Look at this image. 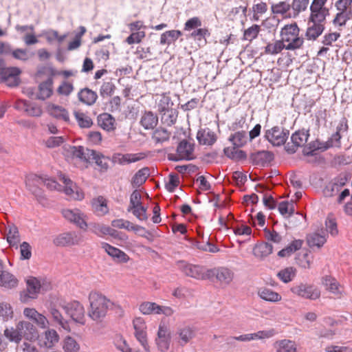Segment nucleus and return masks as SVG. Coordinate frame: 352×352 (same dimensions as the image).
<instances>
[{
    "label": "nucleus",
    "instance_id": "obj_1",
    "mask_svg": "<svg viewBox=\"0 0 352 352\" xmlns=\"http://www.w3.org/2000/svg\"><path fill=\"white\" fill-rule=\"evenodd\" d=\"M90 308L88 316L93 320L101 321L107 315L109 309H112L114 303L104 296L97 292H91L89 296Z\"/></svg>",
    "mask_w": 352,
    "mask_h": 352
},
{
    "label": "nucleus",
    "instance_id": "obj_2",
    "mask_svg": "<svg viewBox=\"0 0 352 352\" xmlns=\"http://www.w3.org/2000/svg\"><path fill=\"white\" fill-rule=\"evenodd\" d=\"M289 135V131L280 126H274L264 131V138L274 146L284 145Z\"/></svg>",
    "mask_w": 352,
    "mask_h": 352
},
{
    "label": "nucleus",
    "instance_id": "obj_3",
    "mask_svg": "<svg viewBox=\"0 0 352 352\" xmlns=\"http://www.w3.org/2000/svg\"><path fill=\"white\" fill-rule=\"evenodd\" d=\"M176 265L177 268L187 276L197 280L208 279V270H206L202 266L192 265L183 260L177 261Z\"/></svg>",
    "mask_w": 352,
    "mask_h": 352
},
{
    "label": "nucleus",
    "instance_id": "obj_4",
    "mask_svg": "<svg viewBox=\"0 0 352 352\" xmlns=\"http://www.w3.org/2000/svg\"><path fill=\"white\" fill-rule=\"evenodd\" d=\"M194 144L190 143L186 140H182L176 150V154L168 155V160L173 162L180 160H192L195 159L194 156Z\"/></svg>",
    "mask_w": 352,
    "mask_h": 352
},
{
    "label": "nucleus",
    "instance_id": "obj_5",
    "mask_svg": "<svg viewBox=\"0 0 352 352\" xmlns=\"http://www.w3.org/2000/svg\"><path fill=\"white\" fill-rule=\"evenodd\" d=\"M217 281L223 285H229L234 278V272L226 267H217L208 270V280Z\"/></svg>",
    "mask_w": 352,
    "mask_h": 352
},
{
    "label": "nucleus",
    "instance_id": "obj_6",
    "mask_svg": "<svg viewBox=\"0 0 352 352\" xmlns=\"http://www.w3.org/2000/svg\"><path fill=\"white\" fill-rule=\"evenodd\" d=\"M164 104H166L160 107L159 111L162 115L161 121L163 124L171 126L175 124L177 117L178 111L177 109L172 108L173 103L170 101L169 98H164L162 101Z\"/></svg>",
    "mask_w": 352,
    "mask_h": 352
},
{
    "label": "nucleus",
    "instance_id": "obj_7",
    "mask_svg": "<svg viewBox=\"0 0 352 352\" xmlns=\"http://www.w3.org/2000/svg\"><path fill=\"white\" fill-rule=\"evenodd\" d=\"M3 60L0 58V82H6L10 87L19 85V75L21 71L17 67H3Z\"/></svg>",
    "mask_w": 352,
    "mask_h": 352
},
{
    "label": "nucleus",
    "instance_id": "obj_8",
    "mask_svg": "<svg viewBox=\"0 0 352 352\" xmlns=\"http://www.w3.org/2000/svg\"><path fill=\"white\" fill-rule=\"evenodd\" d=\"M63 308L74 321L81 324H85V309L78 301L67 303Z\"/></svg>",
    "mask_w": 352,
    "mask_h": 352
},
{
    "label": "nucleus",
    "instance_id": "obj_9",
    "mask_svg": "<svg viewBox=\"0 0 352 352\" xmlns=\"http://www.w3.org/2000/svg\"><path fill=\"white\" fill-rule=\"evenodd\" d=\"M291 291L298 296L310 300H316L320 296V290L312 285L300 283L292 287Z\"/></svg>",
    "mask_w": 352,
    "mask_h": 352
},
{
    "label": "nucleus",
    "instance_id": "obj_10",
    "mask_svg": "<svg viewBox=\"0 0 352 352\" xmlns=\"http://www.w3.org/2000/svg\"><path fill=\"white\" fill-rule=\"evenodd\" d=\"M309 135L304 130L297 131L292 135V144L289 142L285 146V149L289 154H294L298 147L302 146L307 141Z\"/></svg>",
    "mask_w": 352,
    "mask_h": 352
},
{
    "label": "nucleus",
    "instance_id": "obj_11",
    "mask_svg": "<svg viewBox=\"0 0 352 352\" xmlns=\"http://www.w3.org/2000/svg\"><path fill=\"white\" fill-rule=\"evenodd\" d=\"M27 290L20 293V300L26 302L29 298H35L40 292L41 285L40 280L35 277L29 278L27 281Z\"/></svg>",
    "mask_w": 352,
    "mask_h": 352
},
{
    "label": "nucleus",
    "instance_id": "obj_12",
    "mask_svg": "<svg viewBox=\"0 0 352 352\" xmlns=\"http://www.w3.org/2000/svg\"><path fill=\"white\" fill-rule=\"evenodd\" d=\"M62 214L67 220L74 223L80 229H87V223L85 220V216L78 209H64Z\"/></svg>",
    "mask_w": 352,
    "mask_h": 352
},
{
    "label": "nucleus",
    "instance_id": "obj_13",
    "mask_svg": "<svg viewBox=\"0 0 352 352\" xmlns=\"http://www.w3.org/2000/svg\"><path fill=\"white\" fill-rule=\"evenodd\" d=\"M133 324L135 329L134 334L136 339L146 351H149V346L146 338V327L144 320L141 318H136L133 320Z\"/></svg>",
    "mask_w": 352,
    "mask_h": 352
},
{
    "label": "nucleus",
    "instance_id": "obj_14",
    "mask_svg": "<svg viewBox=\"0 0 352 352\" xmlns=\"http://www.w3.org/2000/svg\"><path fill=\"white\" fill-rule=\"evenodd\" d=\"M349 180V175L346 173H341L333 178L326 186L324 192L329 197L336 195L342 187L346 185Z\"/></svg>",
    "mask_w": 352,
    "mask_h": 352
},
{
    "label": "nucleus",
    "instance_id": "obj_15",
    "mask_svg": "<svg viewBox=\"0 0 352 352\" xmlns=\"http://www.w3.org/2000/svg\"><path fill=\"white\" fill-rule=\"evenodd\" d=\"M81 241V236L78 234L69 232L58 235L54 239V243L57 246H71L78 245Z\"/></svg>",
    "mask_w": 352,
    "mask_h": 352
},
{
    "label": "nucleus",
    "instance_id": "obj_16",
    "mask_svg": "<svg viewBox=\"0 0 352 352\" xmlns=\"http://www.w3.org/2000/svg\"><path fill=\"white\" fill-rule=\"evenodd\" d=\"M15 108L33 117H39L43 113L39 105L26 100H18L15 104Z\"/></svg>",
    "mask_w": 352,
    "mask_h": 352
},
{
    "label": "nucleus",
    "instance_id": "obj_17",
    "mask_svg": "<svg viewBox=\"0 0 352 352\" xmlns=\"http://www.w3.org/2000/svg\"><path fill=\"white\" fill-rule=\"evenodd\" d=\"M274 153L269 151H259L256 153H252L250 160L252 164L265 166L274 160Z\"/></svg>",
    "mask_w": 352,
    "mask_h": 352
},
{
    "label": "nucleus",
    "instance_id": "obj_18",
    "mask_svg": "<svg viewBox=\"0 0 352 352\" xmlns=\"http://www.w3.org/2000/svg\"><path fill=\"white\" fill-rule=\"evenodd\" d=\"M274 335V330L258 331L256 333L241 335L239 336L231 337L229 339L232 340H238L241 342H249L251 340L269 338Z\"/></svg>",
    "mask_w": 352,
    "mask_h": 352
},
{
    "label": "nucleus",
    "instance_id": "obj_19",
    "mask_svg": "<svg viewBox=\"0 0 352 352\" xmlns=\"http://www.w3.org/2000/svg\"><path fill=\"white\" fill-rule=\"evenodd\" d=\"M195 336L193 329L189 326L179 327L175 333V338L179 344L184 346Z\"/></svg>",
    "mask_w": 352,
    "mask_h": 352
},
{
    "label": "nucleus",
    "instance_id": "obj_20",
    "mask_svg": "<svg viewBox=\"0 0 352 352\" xmlns=\"http://www.w3.org/2000/svg\"><path fill=\"white\" fill-rule=\"evenodd\" d=\"M332 147V144L326 143L325 142H320L318 140L311 142L307 147H305L302 153L305 156H314L316 155V151H325Z\"/></svg>",
    "mask_w": 352,
    "mask_h": 352
},
{
    "label": "nucleus",
    "instance_id": "obj_21",
    "mask_svg": "<svg viewBox=\"0 0 352 352\" xmlns=\"http://www.w3.org/2000/svg\"><path fill=\"white\" fill-rule=\"evenodd\" d=\"M17 328L20 330L22 337L25 340L32 341L38 337V332L35 327L26 321L19 322Z\"/></svg>",
    "mask_w": 352,
    "mask_h": 352
},
{
    "label": "nucleus",
    "instance_id": "obj_22",
    "mask_svg": "<svg viewBox=\"0 0 352 352\" xmlns=\"http://www.w3.org/2000/svg\"><path fill=\"white\" fill-rule=\"evenodd\" d=\"M197 139L200 144L211 146L217 141V135L209 128L200 129L197 133Z\"/></svg>",
    "mask_w": 352,
    "mask_h": 352
},
{
    "label": "nucleus",
    "instance_id": "obj_23",
    "mask_svg": "<svg viewBox=\"0 0 352 352\" xmlns=\"http://www.w3.org/2000/svg\"><path fill=\"white\" fill-rule=\"evenodd\" d=\"M300 30L296 22L285 25L280 31L281 41L285 44L296 34H300Z\"/></svg>",
    "mask_w": 352,
    "mask_h": 352
},
{
    "label": "nucleus",
    "instance_id": "obj_24",
    "mask_svg": "<svg viewBox=\"0 0 352 352\" xmlns=\"http://www.w3.org/2000/svg\"><path fill=\"white\" fill-rule=\"evenodd\" d=\"M23 314L25 317L31 319L35 323L42 328H45L48 324V321L45 316L39 314L34 308H25L23 310Z\"/></svg>",
    "mask_w": 352,
    "mask_h": 352
},
{
    "label": "nucleus",
    "instance_id": "obj_25",
    "mask_svg": "<svg viewBox=\"0 0 352 352\" xmlns=\"http://www.w3.org/2000/svg\"><path fill=\"white\" fill-rule=\"evenodd\" d=\"M52 85L53 79L51 77L48 78L45 81L40 83L38 85L39 92L36 95V98L41 100H45L50 98L53 93Z\"/></svg>",
    "mask_w": 352,
    "mask_h": 352
},
{
    "label": "nucleus",
    "instance_id": "obj_26",
    "mask_svg": "<svg viewBox=\"0 0 352 352\" xmlns=\"http://www.w3.org/2000/svg\"><path fill=\"white\" fill-rule=\"evenodd\" d=\"M18 283V279L12 274L3 270L0 272V286L12 289L17 287Z\"/></svg>",
    "mask_w": 352,
    "mask_h": 352
},
{
    "label": "nucleus",
    "instance_id": "obj_27",
    "mask_svg": "<svg viewBox=\"0 0 352 352\" xmlns=\"http://www.w3.org/2000/svg\"><path fill=\"white\" fill-rule=\"evenodd\" d=\"M140 123L146 130L153 129L158 123V117L152 111H145L142 116Z\"/></svg>",
    "mask_w": 352,
    "mask_h": 352
},
{
    "label": "nucleus",
    "instance_id": "obj_28",
    "mask_svg": "<svg viewBox=\"0 0 352 352\" xmlns=\"http://www.w3.org/2000/svg\"><path fill=\"white\" fill-rule=\"evenodd\" d=\"M78 99L82 103L91 106L98 99V94L96 91L89 88L82 89L78 94Z\"/></svg>",
    "mask_w": 352,
    "mask_h": 352
},
{
    "label": "nucleus",
    "instance_id": "obj_29",
    "mask_svg": "<svg viewBox=\"0 0 352 352\" xmlns=\"http://www.w3.org/2000/svg\"><path fill=\"white\" fill-rule=\"evenodd\" d=\"M325 27L322 24L309 23L305 36L309 41H316L324 32Z\"/></svg>",
    "mask_w": 352,
    "mask_h": 352
},
{
    "label": "nucleus",
    "instance_id": "obj_30",
    "mask_svg": "<svg viewBox=\"0 0 352 352\" xmlns=\"http://www.w3.org/2000/svg\"><path fill=\"white\" fill-rule=\"evenodd\" d=\"M303 245V240L294 239L285 248L282 249L278 252L279 257H288L294 254L297 250H300Z\"/></svg>",
    "mask_w": 352,
    "mask_h": 352
},
{
    "label": "nucleus",
    "instance_id": "obj_31",
    "mask_svg": "<svg viewBox=\"0 0 352 352\" xmlns=\"http://www.w3.org/2000/svg\"><path fill=\"white\" fill-rule=\"evenodd\" d=\"M48 110L51 116L58 120H63L66 122H69L68 111L64 107L52 104L49 105Z\"/></svg>",
    "mask_w": 352,
    "mask_h": 352
},
{
    "label": "nucleus",
    "instance_id": "obj_32",
    "mask_svg": "<svg viewBox=\"0 0 352 352\" xmlns=\"http://www.w3.org/2000/svg\"><path fill=\"white\" fill-rule=\"evenodd\" d=\"M115 118L109 113H103L98 116V123L104 130L110 131L115 129Z\"/></svg>",
    "mask_w": 352,
    "mask_h": 352
},
{
    "label": "nucleus",
    "instance_id": "obj_33",
    "mask_svg": "<svg viewBox=\"0 0 352 352\" xmlns=\"http://www.w3.org/2000/svg\"><path fill=\"white\" fill-rule=\"evenodd\" d=\"M329 15V10H310L308 18L309 23L322 24L324 25L327 16Z\"/></svg>",
    "mask_w": 352,
    "mask_h": 352
},
{
    "label": "nucleus",
    "instance_id": "obj_34",
    "mask_svg": "<svg viewBox=\"0 0 352 352\" xmlns=\"http://www.w3.org/2000/svg\"><path fill=\"white\" fill-rule=\"evenodd\" d=\"M90 155V159L95 161V163L100 167V172H106L109 168V158L105 157L103 155L97 153L96 151H88Z\"/></svg>",
    "mask_w": 352,
    "mask_h": 352
},
{
    "label": "nucleus",
    "instance_id": "obj_35",
    "mask_svg": "<svg viewBox=\"0 0 352 352\" xmlns=\"http://www.w3.org/2000/svg\"><path fill=\"white\" fill-rule=\"evenodd\" d=\"M273 245L267 242H263L255 245L253 254L256 257L264 258L272 253Z\"/></svg>",
    "mask_w": 352,
    "mask_h": 352
},
{
    "label": "nucleus",
    "instance_id": "obj_36",
    "mask_svg": "<svg viewBox=\"0 0 352 352\" xmlns=\"http://www.w3.org/2000/svg\"><path fill=\"white\" fill-rule=\"evenodd\" d=\"M276 352H297L295 342L290 340H281L274 344Z\"/></svg>",
    "mask_w": 352,
    "mask_h": 352
},
{
    "label": "nucleus",
    "instance_id": "obj_37",
    "mask_svg": "<svg viewBox=\"0 0 352 352\" xmlns=\"http://www.w3.org/2000/svg\"><path fill=\"white\" fill-rule=\"evenodd\" d=\"M258 296L265 301L278 302L281 300V296L269 288H261L258 292Z\"/></svg>",
    "mask_w": 352,
    "mask_h": 352
},
{
    "label": "nucleus",
    "instance_id": "obj_38",
    "mask_svg": "<svg viewBox=\"0 0 352 352\" xmlns=\"http://www.w3.org/2000/svg\"><path fill=\"white\" fill-rule=\"evenodd\" d=\"M182 35L180 30H168L162 34L160 37L161 45H170L172 43L176 41L178 38Z\"/></svg>",
    "mask_w": 352,
    "mask_h": 352
},
{
    "label": "nucleus",
    "instance_id": "obj_39",
    "mask_svg": "<svg viewBox=\"0 0 352 352\" xmlns=\"http://www.w3.org/2000/svg\"><path fill=\"white\" fill-rule=\"evenodd\" d=\"M210 35V33L207 28H197L191 32L190 37L197 41L199 45H205L207 43L206 37Z\"/></svg>",
    "mask_w": 352,
    "mask_h": 352
},
{
    "label": "nucleus",
    "instance_id": "obj_40",
    "mask_svg": "<svg viewBox=\"0 0 352 352\" xmlns=\"http://www.w3.org/2000/svg\"><path fill=\"white\" fill-rule=\"evenodd\" d=\"M150 175V170L144 167L139 170L133 177L131 183L133 186L139 187L144 184Z\"/></svg>",
    "mask_w": 352,
    "mask_h": 352
},
{
    "label": "nucleus",
    "instance_id": "obj_41",
    "mask_svg": "<svg viewBox=\"0 0 352 352\" xmlns=\"http://www.w3.org/2000/svg\"><path fill=\"white\" fill-rule=\"evenodd\" d=\"M327 239L324 235L320 234L317 232H314L307 235V244L310 248L316 247L318 248H321Z\"/></svg>",
    "mask_w": 352,
    "mask_h": 352
},
{
    "label": "nucleus",
    "instance_id": "obj_42",
    "mask_svg": "<svg viewBox=\"0 0 352 352\" xmlns=\"http://www.w3.org/2000/svg\"><path fill=\"white\" fill-rule=\"evenodd\" d=\"M228 140L236 147H242L247 143V133L245 131H236L232 134Z\"/></svg>",
    "mask_w": 352,
    "mask_h": 352
},
{
    "label": "nucleus",
    "instance_id": "obj_43",
    "mask_svg": "<svg viewBox=\"0 0 352 352\" xmlns=\"http://www.w3.org/2000/svg\"><path fill=\"white\" fill-rule=\"evenodd\" d=\"M7 241L12 245H17L19 242V232L18 228L14 224L8 225L6 228Z\"/></svg>",
    "mask_w": 352,
    "mask_h": 352
},
{
    "label": "nucleus",
    "instance_id": "obj_44",
    "mask_svg": "<svg viewBox=\"0 0 352 352\" xmlns=\"http://www.w3.org/2000/svg\"><path fill=\"white\" fill-rule=\"evenodd\" d=\"M305 39L300 34L289 39L285 43L287 50L294 51L300 50L303 47Z\"/></svg>",
    "mask_w": 352,
    "mask_h": 352
},
{
    "label": "nucleus",
    "instance_id": "obj_45",
    "mask_svg": "<svg viewBox=\"0 0 352 352\" xmlns=\"http://www.w3.org/2000/svg\"><path fill=\"white\" fill-rule=\"evenodd\" d=\"M284 49L286 50V47L283 43V41H281V39L276 40L274 43H269L265 47V53L266 54L276 55Z\"/></svg>",
    "mask_w": 352,
    "mask_h": 352
},
{
    "label": "nucleus",
    "instance_id": "obj_46",
    "mask_svg": "<svg viewBox=\"0 0 352 352\" xmlns=\"http://www.w3.org/2000/svg\"><path fill=\"white\" fill-rule=\"evenodd\" d=\"M190 241L191 242L192 245L196 247L197 248L212 252V253H216L219 251V248L215 245L214 244L210 243L209 241V239H208L207 242L206 243H201L200 241H198L195 239H190Z\"/></svg>",
    "mask_w": 352,
    "mask_h": 352
},
{
    "label": "nucleus",
    "instance_id": "obj_47",
    "mask_svg": "<svg viewBox=\"0 0 352 352\" xmlns=\"http://www.w3.org/2000/svg\"><path fill=\"white\" fill-rule=\"evenodd\" d=\"M296 270L293 267H287L281 270L277 274L278 278L285 283H287L293 280L296 276Z\"/></svg>",
    "mask_w": 352,
    "mask_h": 352
},
{
    "label": "nucleus",
    "instance_id": "obj_48",
    "mask_svg": "<svg viewBox=\"0 0 352 352\" xmlns=\"http://www.w3.org/2000/svg\"><path fill=\"white\" fill-rule=\"evenodd\" d=\"M170 132L162 127L157 128L153 133L152 138L155 143H163L169 140Z\"/></svg>",
    "mask_w": 352,
    "mask_h": 352
},
{
    "label": "nucleus",
    "instance_id": "obj_49",
    "mask_svg": "<svg viewBox=\"0 0 352 352\" xmlns=\"http://www.w3.org/2000/svg\"><path fill=\"white\" fill-rule=\"evenodd\" d=\"M322 283L326 287V289L331 292L335 294L340 293V285L334 278L330 276H326L322 278Z\"/></svg>",
    "mask_w": 352,
    "mask_h": 352
},
{
    "label": "nucleus",
    "instance_id": "obj_50",
    "mask_svg": "<svg viewBox=\"0 0 352 352\" xmlns=\"http://www.w3.org/2000/svg\"><path fill=\"white\" fill-rule=\"evenodd\" d=\"M74 117L80 128H89L93 124L91 118L80 111H74Z\"/></svg>",
    "mask_w": 352,
    "mask_h": 352
},
{
    "label": "nucleus",
    "instance_id": "obj_51",
    "mask_svg": "<svg viewBox=\"0 0 352 352\" xmlns=\"http://www.w3.org/2000/svg\"><path fill=\"white\" fill-rule=\"evenodd\" d=\"M63 349L65 352H78L80 345L74 338L67 336L63 340Z\"/></svg>",
    "mask_w": 352,
    "mask_h": 352
},
{
    "label": "nucleus",
    "instance_id": "obj_52",
    "mask_svg": "<svg viewBox=\"0 0 352 352\" xmlns=\"http://www.w3.org/2000/svg\"><path fill=\"white\" fill-rule=\"evenodd\" d=\"M88 151L91 150L89 148L85 149V148L81 146H74L71 147V153L72 155L84 162H88L90 160V155L88 154Z\"/></svg>",
    "mask_w": 352,
    "mask_h": 352
},
{
    "label": "nucleus",
    "instance_id": "obj_53",
    "mask_svg": "<svg viewBox=\"0 0 352 352\" xmlns=\"http://www.w3.org/2000/svg\"><path fill=\"white\" fill-rule=\"evenodd\" d=\"M116 89V87L111 80L104 81L100 88V95L103 98L111 97L113 94Z\"/></svg>",
    "mask_w": 352,
    "mask_h": 352
},
{
    "label": "nucleus",
    "instance_id": "obj_54",
    "mask_svg": "<svg viewBox=\"0 0 352 352\" xmlns=\"http://www.w3.org/2000/svg\"><path fill=\"white\" fill-rule=\"evenodd\" d=\"M44 345L46 348H52L58 342L59 336L57 332L54 329H49L45 333Z\"/></svg>",
    "mask_w": 352,
    "mask_h": 352
},
{
    "label": "nucleus",
    "instance_id": "obj_55",
    "mask_svg": "<svg viewBox=\"0 0 352 352\" xmlns=\"http://www.w3.org/2000/svg\"><path fill=\"white\" fill-rule=\"evenodd\" d=\"M34 180L37 183H43L50 190L57 189L59 186L55 179L48 177L47 175H34Z\"/></svg>",
    "mask_w": 352,
    "mask_h": 352
},
{
    "label": "nucleus",
    "instance_id": "obj_56",
    "mask_svg": "<svg viewBox=\"0 0 352 352\" xmlns=\"http://www.w3.org/2000/svg\"><path fill=\"white\" fill-rule=\"evenodd\" d=\"M350 19H351V17L347 12L338 11L333 19L332 23L335 26L344 27L346 22Z\"/></svg>",
    "mask_w": 352,
    "mask_h": 352
},
{
    "label": "nucleus",
    "instance_id": "obj_57",
    "mask_svg": "<svg viewBox=\"0 0 352 352\" xmlns=\"http://www.w3.org/2000/svg\"><path fill=\"white\" fill-rule=\"evenodd\" d=\"M3 334L5 337L8 338L10 342H14L16 343H19L23 338L21 332L17 327L16 329L14 328L6 329L4 330Z\"/></svg>",
    "mask_w": 352,
    "mask_h": 352
},
{
    "label": "nucleus",
    "instance_id": "obj_58",
    "mask_svg": "<svg viewBox=\"0 0 352 352\" xmlns=\"http://www.w3.org/2000/svg\"><path fill=\"white\" fill-rule=\"evenodd\" d=\"M93 208L96 212H100L101 214H107L109 211L105 199L99 196L94 199L92 203Z\"/></svg>",
    "mask_w": 352,
    "mask_h": 352
},
{
    "label": "nucleus",
    "instance_id": "obj_59",
    "mask_svg": "<svg viewBox=\"0 0 352 352\" xmlns=\"http://www.w3.org/2000/svg\"><path fill=\"white\" fill-rule=\"evenodd\" d=\"M140 160L135 154H118L114 157L115 162L120 165L138 162Z\"/></svg>",
    "mask_w": 352,
    "mask_h": 352
},
{
    "label": "nucleus",
    "instance_id": "obj_60",
    "mask_svg": "<svg viewBox=\"0 0 352 352\" xmlns=\"http://www.w3.org/2000/svg\"><path fill=\"white\" fill-rule=\"evenodd\" d=\"M291 8V5L286 1H280L278 3H272L271 6L272 12L275 14H285Z\"/></svg>",
    "mask_w": 352,
    "mask_h": 352
},
{
    "label": "nucleus",
    "instance_id": "obj_61",
    "mask_svg": "<svg viewBox=\"0 0 352 352\" xmlns=\"http://www.w3.org/2000/svg\"><path fill=\"white\" fill-rule=\"evenodd\" d=\"M309 0H293L291 8L294 11V16H298L301 12L305 11L308 6Z\"/></svg>",
    "mask_w": 352,
    "mask_h": 352
},
{
    "label": "nucleus",
    "instance_id": "obj_62",
    "mask_svg": "<svg viewBox=\"0 0 352 352\" xmlns=\"http://www.w3.org/2000/svg\"><path fill=\"white\" fill-rule=\"evenodd\" d=\"M260 30L261 28L258 25H252L251 27L248 28L244 31L243 39L252 41L253 39L256 38L258 36Z\"/></svg>",
    "mask_w": 352,
    "mask_h": 352
},
{
    "label": "nucleus",
    "instance_id": "obj_63",
    "mask_svg": "<svg viewBox=\"0 0 352 352\" xmlns=\"http://www.w3.org/2000/svg\"><path fill=\"white\" fill-rule=\"evenodd\" d=\"M12 309L8 303H0V318H1L3 321H7L10 318H12Z\"/></svg>",
    "mask_w": 352,
    "mask_h": 352
},
{
    "label": "nucleus",
    "instance_id": "obj_64",
    "mask_svg": "<svg viewBox=\"0 0 352 352\" xmlns=\"http://www.w3.org/2000/svg\"><path fill=\"white\" fill-rule=\"evenodd\" d=\"M129 212L131 211L134 216H135L140 221H146L148 219L146 214V208L144 206H138L135 208H129Z\"/></svg>",
    "mask_w": 352,
    "mask_h": 352
}]
</instances>
